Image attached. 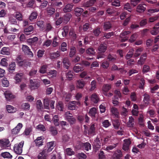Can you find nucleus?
<instances>
[{
	"instance_id": "19",
	"label": "nucleus",
	"mask_w": 159,
	"mask_h": 159,
	"mask_svg": "<svg viewBox=\"0 0 159 159\" xmlns=\"http://www.w3.org/2000/svg\"><path fill=\"white\" fill-rule=\"evenodd\" d=\"M144 5H142L141 4H139L137 7L136 8V11L137 12L139 13H143V12L146 9V7H145Z\"/></svg>"
},
{
	"instance_id": "58",
	"label": "nucleus",
	"mask_w": 159,
	"mask_h": 159,
	"mask_svg": "<svg viewBox=\"0 0 159 159\" xmlns=\"http://www.w3.org/2000/svg\"><path fill=\"white\" fill-rule=\"evenodd\" d=\"M15 17L18 21H21L22 20V15L19 12H17L16 13L15 15Z\"/></svg>"
},
{
	"instance_id": "30",
	"label": "nucleus",
	"mask_w": 159,
	"mask_h": 159,
	"mask_svg": "<svg viewBox=\"0 0 159 159\" xmlns=\"http://www.w3.org/2000/svg\"><path fill=\"white\" fill-rule=\"evenodd\" d=\"M6 109L8 112L10 113H13L16 111V108H14V107L10 105H7Z\"/></svg>"
},
{
	"instance_id": "45",
	"label": "nucleus",
	"mask_w": 159,
	"mask_h": 159,
	"mask_svg": "<svg viewBox=\"0 0 159 159\" xmlns=\"http://www.w3.org/2000/svg\"><path fill=\"white\" fill-rule=\"evenodd\" d=\"M76 52V48L75 47H72L70 49L69 53V56L70 57H72L75 55Z\"/></svg>"
},
{
	"instance_id": "4",
	"label": "nucleus",
	"mask_w": 159,
	"mask_h": 159,
	"mask_svg": "<svg viewBox=\"0 0 159 159\" xmlns=\"http://www.w3.org/2000/svg\"><path fill=\"white\" fill-rule=\"evenodd\" d=\"M11 144L8 139H3L0 140V146L3 148H8L10 147Z\"/></svg>"
},
{
	"instance_id": "24",
	"label": "nucleus",
	"mask_w": 159,
	"mask_h": 159,
	"mask_svg": "<svg viewBox=\"0 0 159 159\" xmlns=\"http://www.w3.org/2000/svg\"><path fill=\"white\" fill-rule=\"evenodd\" d=\"M91 99V101L94 103H97L99 100L98 95L95 93H93L92 95Z\"/></svg>"
},
{
	"instance_id": "28",
	"label": "nucleus",
	"mask_w": 159,
	"mask_h": 159,
	"mask_svg": "<svg viewBox=\"0 0 159 159\" xmlns=\"http://www.w3.org/2000/svg\"><path fill=\"white\" fill-rule=\"evenodd\" d=\"M144 97L143 102L146 104H148L150 101V97L149 95L147 93H145L143 95Z\"/></svg>"
},
{
	"instance_id": "1",
	"label": "nucleus",
	"mask_w": 159,
	"mask_h": 159,
	"mask_svg": "<svg viewBox=\"0 0 159 159\" xmlns=\"http://www.w3.org/2000/svg\"><path fill=\"white\" fill-rule=\"evenodd\" d=\"M24 142L21 141L19 143L15 144L13 147L14 152L16 154L20 155L22 153Z\"/></svg>"
},
{
	"instance_id": "37",
	"label": "nucleus",
	"mask_w": 159,
	"mask_h": 159,
	"mask_svg": "<svg viewBox=\"0 0 159 159\" xmlns=\"http://www.w3.org/2000/svg\"><path fill=\"white\" fill-rule=\"evenodd\" d=\"M66 120L69 122L71 126L74 124L76 122L75 118L72 116H70V117L67 118Z\"/></svg>"
},
{
	"instance_id": "3",
	"label": "nucleus",
	"mask_w": 159,
	"mask_h": 159,
	"mask_svg": "<svg viewBox=\"0 0 159 159\" xmlns=\"http://www.w3.org/2000/svg\"><path fill=\"white\" fill-rule=\"evenodd\" d=\"M30 88L31 89H37L40 85V82L39 80L36 79L30 80Z\"/></svg>"
},
{
	"instance_id": "53",
	"label": "nucleus",
	"mask_w": 159,
	"mask_h": 159,
	"mask_svg": "<svg viewBox=\"0 0 159 159\" xmlns=\"http://www.w3.org/2000/svg\"><path fill=\"white\" fill-rule=\"evenodd\" d=\"M60 56V54L58 52H53L50 54V57L51 59H55Z\"/></svg>"
},
{
	"instance_id": "46",
	"label": "nucleus",
	"mask_w": 159,
	"mask_h": 159,
	"mask_svg": "<svg viewBox=\"0 0 159 159\" xmlns=\"http://www.w3.org/2000/svg\"><path fill=\"white\" fill-rule=\"evenodd\" d=\"M84 85L85 83L83 81L79 80L77 81V87L79 88H82L84 86Z\"/></svg>"
},
{
	"instance_id": "48",
	"label": "nucleus",
	"mask_w": 159,
	"mask_h": 159,
	"mask_svg": "<svg viewBox=\"0 0 159 159\" xmlns=\"http://www.w3.org/2000/svg\"><path fill=\"white\" fill-rule=\"evenodd\" d=\"M83 143L81 142H77L75 145V147L77 150H79L82 148Z\"/></svg>"
},
{
	"instance_id": "60",
	"label": "nucleus",
	"mask_w": 159,
	"mask_h": 159,
	"mask_svg": "<svg viewBox=\"0 0 159 159\" xmlns=\"http://www.w3.org/2000/svg\"><path fill=\"white\" fill-rule=\"evenodd\" d=\"M66 151L67 155L68 156H71L75 154V152L70 148H67L66 149Z\"/></svg>"
},
{
	"instance_id": "11",
	"label": "nucleus",
	"mask_w": 159,
	"mask_h": 159,
	"mask_svg": "<svg viewBox=\"0 0 159 159\" xmlns=\"http://www.w3.org/2000/svg\"><path fill=\"white\" fill-rule=\"evenodd\" d=\"M71 16V15L69 13L64 15L62 17L63 20V23L66 24L70 20Z\"/></svg>"
},
{
	"instance_id": "18",
	"label": "nucleus",
	"mask_w": 159,
	"mask_h": 159,
	"mask_svg": "<svg viewBox=\"0 0 159 159\" xmlns=\"http://www.w3.org/2000/svg\"><path fill=\"white\" fill-rule=\"evenodd\" d=\"M111 111L113 115L115 116V117L118 118L119 117V113L117 109L115 107H112L111 108Z\"/></svg>"
},
{
	"instance_id": "2",
	"label": "nucleus",
	"mask_w": 159,
	"mask_h": 159,
	"mask_svg": "<svg viewBox=\"0 0 159 159\" xmlns=\"http://www.w3.org/2000/svg\"><path fill=\"white\" fill-rule=\"evenodd\" d=\"M92 146L93 151L95 152H96L100 149L101 146V143L98 137L94 140Z\"/></svg>"
},
{
	"instance_id": "43",
	"label": "nucleus",
	"mask_w": 159,
	"mask_h": 159,
	"mask_svg": "<svg viewBox=\"0 0 159 159\" xmlns=\"http://www.w3.org/2000/svg\"><path fill=\"white\" fill-rule=\"evenodd\" d=\"M38 15L37 13L36 12H33L31 14L30 16H29V19L31 21H32L33 20L37 18Z\"/></svg>"
},
{
	"instance_id": "64",
	"label": "nucleus",
	"mask_w": 159,
	"mask_h": 159,
	"mask_svg": "<svg viewBox=\"0 0 159 159\" xmlns=\"http://www.w3.org/2000/svg\"><path fill=\"white\" fill-rule=\"evenodd\" d=\"M124 9L125 10L128 11L129 12H131L132 10V8L130 6V4L128 3H126L124 5Z\"/></svg>"
},
{
	"instance_id": "39",
	"label": "nucleus",
	"mask_w": 159,
	"mask_h": 159,
	"mask_svg": "<svg viewBox=\"0 0 159 159\" xmlns=\"http://www.w3.org/2000/svg\"><path fill=\"white\" fill-rule=\"evenodd\" d=\"M53 28L51 24L49 23H46L45 27H44L46 32H48L51 31Z\"/></svg>"
},
{
	"instance_id": "40",
	"label": "nucleus",
	"mask_w": 159,
	"mask_h": 159,
	"mask_svg": "<svg viewBox=\"0 0 159 159\" xmlns=\"http://www.w3.org/2000/svg\"><path fill=\"white\" fill-rule=\"evenodd\" d=\"M22 73H18L16 74L15 77L16 83H19L21 81L22 78Z\"/></svg>"
},
{
	"instance_id": "41",
	"label": "nucleus",
	"mask_w": 159,
	"mask_h": 159,
	"mask_svg": "<svg viewBox=\"0 0 159 159\" xmlns=\"http://www.w3.org/2000/svg\"><path fill=\"white\" fill-rule=\"evenodd\" d=\"M30 105L28 103H24L22 104L21 108L24 110H29L30 108Z\"/></svg>"
},
{
	"instance_id": "17",
	"label": "nucleus",
	"mask_w": 159,
	"mask_h": 159,
	"mask_svg": "<svg viewBox=\"0 0 159 159\" xmlns=\"http://www.w3.org/2000/svg\"><path fill=\"white\" fill-rule=\"evenodd\" d=\"M112 27V24L110 21H108L104 23L103 28L104 31L110 29Z\"/></svg>"
},
{
	"instance_id": "7",
	"label": "nucleus",
	"mask_w": 159,
	"mask_h": 159,
	"mask_svg": "<svg viewBox=\"0 0 159 159\" xmlns=\"http://www.w3.org/2000/svg\"><path fill=\"white\" fill-rule=\"evenodd\" d=\"M111 85L109 84H105L103 85L102 89L104 95H107V92L111 89Z\"/></svg>"
},
{
	"instance_id": "50",
	"label": "nucleus",
	"mask_w": 159,
	"mask_h": 159,
	"mask_svg": "<svg viewBox=\"0 0 159 159\" xmlns=\"http://www.w3.org/2000/svg\"><path fill=\"white\" fill-rule=\"evenodd\" d=\"M91 88L90 89V90L92 91L94 90L96 88L97 83L95 80H93L91 82Z\"/></svg>"
},
{
	"instance_id": "27",
	"label": "nucleus",
	"mask_w": 159,
	"mask_h": 159,
	"mask_svg": "<svg viewBox=\"0 0 159 159\" xmlns=\"http://www.w3.org/2000/svg\"><path fill=\"white\" fill-rule=\"evenodd\" d=\"M56 109L57 110L63 111L64 110L63 105L62 102H59L57 104Z\"/></svg>"
},
{
	"instance_id": "31",
	"label": "nucleus",
	"mask_w": 159,
	"mask_h": 159,
	"mask_svg": "<svg viewBox=\"0 0 159 159\" xmlns=\"http://www.w3.org/2000/svg\"><path fill=\"white\" fill-rule=\"evenodd\" d=\"M1 156L4 158L11 159L12 158V156L10 153L7 152H2L1 154Z\"/></svg>"
},
{
	"instance_id": "20",
	"label": "nucleus",
	"mask_w": 159,
	"mask_h": 159,
	"mask_svg": "<svg viewBox=\"0 0 159 159\" xmlns=\"http://www.w3.org/2000/svg\"><path fill=\"white\" fill-rule=\"evenodd\" d=\"M91 148V144L89 142L83 143L82 148L83 150L88 151L90 150Z\"/></svg>"
},
{
	"instance_id": "52",
	"label": "nucleus",
	"mask_w": 159,
	"mask_h": 159,
	"mask_svg": "<svg viewBox=\"0 0 159 159\" xmlns=\"http://www.w3.org/2000/svg\"><path fill=\"white\" fill-rule=\"evenodd\" d=\"M101 33V31L100 28L99 27H97L94 29L93 31L94 35L96 37L98 36Z\"/></svg>"
},
{
	"instance_id": "34",
	"label": "nucleus",
	"mask_w": 159,
	"mask_h": 159,
	"mask_svg": "<svg viewBox=\"0 0 159 159\" xmlns=\"http://www.w3.org/2000/svg\"><path fill=\"white\" fill-rule=\"evenodd\" d=\"M49 130L52 135L55 136L57 134V131L55 127L51 126L49 128Z\"/></svg>"
},
{
	"instance_id": "47",
	"label": "nucleus",
	"mask_w": 159,
	"mask_h": 159,
	"mask_svg": "<svg viewBox=\"0 0 159 159\" xmlns=\"http://www.w3.org/2000/svg\"><path fill=\"white\" fill-rule=\"evenodd\" d=\"M73 73V72L71 71H69L67 73L66 75V77L68 80H70L73 79L74 78Z\"/></svg>"
},
{
	"instance_id": "63",
	"label": "nucleus",
	"mask_w": 159,
	"mask_h": 159,
	"mask_svg": "<svg viewBox=\"0 0 159 159\" xmlns=\"http://www.w3.org/2000/svg\"><path fill=\"white\" fill-rule=\"evenodd\" d=\"M35 2V0H30L27 4V7L32 8L33 5L34 4Z\"/></svg>"
},
{
	"instance_id": "35",
	"label": "nucleus",
	"mask_w": 159,
	"mask_h": 159,
	"mask_svg": "<svg viewBox=\"0 0 159 159\" xmlns=\"http://www.w3.org/2000/svg\"><path fill=\"white\" fill-rule=\"evenodd\" d=\"M107 59L109 61L114 62L116 59V56L114 54H109L107 56Z\"/></svg>"
},
{
	"instance_id": "16",
	"label": "nucleus",
	"mask_w": 159,
	"mask_h": 159,
	"mask_svg": "<svg viewBox=\"0 0 159 159\" xmlns=\"http://www.w3.org/2000/svg\"><path fill=\"white\" fill-rule=\"evenodd\" d=\"M6 99L8 100H10L15 98V97L14 95H13L10 92L8 91H6L4 93Z\"/></svg>"
},
{
	"instance_id": "51",
	"label": "nucleus",
	"mask_w": 159,
	"mask_h": 159,
	"mask_svg": "<svg viewBox=\"0 0 159 159\" xmlns=\"http://www.w3.org/2000/svg\"><path fill=\"white\" fill-rule=\"evenodd\" d=\"M134 121V119L132 116H131L129 117V122L128 123V125L129 127H133L134 126V123H133Z\"/></svg>"
},
{
	"instance_id": "36",
	"label": "nucleus",
	"mask_w": 159,
	"mask_h": 159,
	"mask_svg": "<svg viewBox=\"0 0 159 159\" xmlns=\"http://www.w3.org/2000/svg\"><path fill=\"white\" fill-rule=\"evenodd\" d=\"M49 100L48 99H45L43 101V106L44 109L49 110Z\"/></svg>"
},
{
	"instance_id": "22",
	"label": "nucleus",
	"mask_w": 159,
	"mask_h": 159,
	"mask_svg": "<svg viewBox=\"0 0 159 159\" xmlns=\"http://www.w3.org/2000/svg\"><path fill=\"white\" fill-rule=\"evenodd\" d=\"M75 14L77 16H80L84 11L83 9L81 7H76L75 9Z\"/></svg>"
},
{
	"instance_id": "44",
	"label": "nucleus",
	"mask_w": 159,
	"mask_h": 159,
	"mask_svg": "<svg viewBox=\"0 0 159 159\" xmlns=\"http://www.w3.org/2000/svg\"><path fill=\"white\" fill-rule=\"evenodd\" d=\"M86 53L89 55H94L96 52L95 50L93 48H88L86 51Z\"/></svg>"
},
{
	"instance_id": "59",
	"label": "nucleus",
	"mask_w": 159,
	"mask_h": 159,
	"mask_svg": "<svg viewBox=\"0 0 159 159\" xmlns=\"http://www.w3.org/2000/svg\"><path fill=\"white\" fill-rule=\"evenodd\" d=\"M70 138L67 134H65L62 137V142L64 143H65L69 141Z\"/></svg>"
},
{
	"instance_id": "5",
	"label": "nucleus",
	"mask_w": 159,
	"mask_h": 159,
	"mask_svg": "<svg viewBox=\"0 0 159 159\" xmlns=\"http://www.w3.org/2000/svg\"><path fill=\"white\" fill-rule=\"evenodd\" d=\"M22 50L25 54L28 55L30 57H33L34 55L33 52L31 51L30 49L27 46L23 45Z\"/></svg>"
},
{
	"instance_id": "56",
	"label": "nucleus",
	"mask_w": 159,
	"mask_h": 159,
	"mask_svg": "<svg viewBox=\"0 0 159 159\" xmlns=\"http://www.w3.org/2000/svg\"><path fill=\"white\" fill-rule=\"evenodd\" d=\"M29 42L31 43L32 44H34L37 43L38 40V39L37 37H35L33 38L29 39Z\"/></svg>"
},
{
	"instance_id": "14",
	"label": "nucleus",
	"mask_w": 159,
	"mask_h": 159,
	"mask_svg": "<svg viewBox=\"0 0 159 159\" xmlns=\"http://www.w3.org/2000/svg\"><path fill=\"white\" fill-rule=\"evenodd\" d=\"M95 126L94 124H93L90 126V128L88 130L89 135H94L95 134Z\"/></svg>"
},
{
	"instance_id": "26",
	"label": "nucleus",
	"mask_w": 159,
	"mask_h": 159,
	"mask_svg": "<svg viewBox=\"0 0 159 159\" xmlns=\"http://www.w3.org/2000/svg\"><path fill=\"white\" fill-rule=\"evenodd\" d=\"M97 113V109L95 107L91 108L88 113V114L92 117H95Z\"/></svg>"
},
{
	"instance_id": "29",
	"label": "nucleus",
	"mask_w": 159,
	"mask_h": 159,
	"mask_svg": "<svg viewBox=\"0 0 159 159\" xmlns=\"http://www.w3.org/2000/svg\"><path fill=\"white\" fill-rule=\"evenodd\" d=\"M9 71L10 73H12L15 70L16 68V63L15 62H12L9 65Z\"/></svg>"
},
{
	"instance_id": "10",
	"label": "nucleus",
	"mask_w": 159,
	"mask_h": 159,
	"mask_svg": "<svg viewBox=\"0 0 159 159\" xmlns=\"http://www.w3.org/2000/svg\"><path fill=\"white\" fill-rule=\"evenodd\" d=\"M74 71L76 73H79L84 70L83 67L80 66V64L77 63L75 64L73 68Z\"/></svg>"
},
{
	"instance_id": "9",
	"label": "nucleus",
	"mask_w": 159,
	"mask_h": 159,
	"mask_svg": "<svg viewBox=\"0 0 159 159\" xmlns=\"http://www.w3.org/2000/svg\"><path fill=\"white\" fill-rule=\"evenodd\" d=\"M34 29V27L32 25H30L28 28L24 29V33L26 35H30L32 33Z\"/></svg>"
},
{
	"instance_id": "54",
	"label": "nucleus",
	"mask_w": 159,
	"mask_h": 159,
	"mask_svg": "<svg viewBox=\"0 0 159 159\" xmlns=\"http://www.w3.org/2000/svg\"><path fill=\"white\" fill-rule=\"evenodd\" d=\"M130 144V142L129 141H128L126 142L123 145L122 148L125 150H128L129 149V147Z\"/></svg>"
},
{
	"instance_id": "8",
	"label": "nucleus",
	"mask_w": 159,
	"mask_h": 159,
	"mask_svg": "<svg viewBox=\"0 0 159 159\" xmlns=\"http://www.w3.org/2000/svg\"><path fill=\"white\" fill-rule=\"evenodd\" d=\"M147 57V54L146 53L142 54L140 57L139 60L138 61V64L139 65H143L144 64Z\"/></svg>"
},
{
	"instance_id": "33",
	"label": "nucleus",
	"mask_w": 159,
	"mask_h": 159,
	"mask_svg": "<svg viewBox=\"0 0 159 159\" xmlns=\"http://www.w3.org/2000/svg\"><path fill=\"white\" fill-rule=\"evenodd\" d=\"M53 123L54 125L56 126H58L59 125V119L58 116L55 115L53 116L52 118Z\"/></svg>"
},
{
	"instance_id": "38",
	"label": "nucleus",
	"mask_w": 159,
	"mask_h": 159,
	"mask_svg": "<svg viewBox=\"0 0 159 159\" xmlns=\"http://www.w3.org/2000/svg\"><path fill=\"white\" fill-rule=\"evenodd\" d=\"M47 156L45 154V151H43L40 152L38 156V159H46Z\"/></svg>"
},
{
	"instance_id": "32",
	"label": "nucleus",
	"mask_w": 159,
	"mask_h": 159,
	"mask_svg": "<svg viewBox=\"0 0 159 159\" xmlns=\"http://www.w3.org/2000/svg\"><path fill=\"white\" fill-rule=\"evenodd\" d=\"M96 1V0H89L84 3L83 5L85 7H88L92 6Z\"/></svg>"
},
{
	"instance_id": "62",
	"label": "nucleus",
	"mask_w": 159,
	"mask_h": 159,
	"mask_svg": "<svg viewBox=\"0 0 159 159\" xmlns=\"http://www.w3.org/2000/svg\"><path fill=\"white\" fill-rule=\"evenodd\" d=\"M7 59L5 58L2 59L0 62L1 65L4 66H7L8 64L7 62Z\"/></svg>"
},
{
	"instance_id": "49",
	"label": "nucleus",
	"mask_w": 159,
	"mask_h": 159,
	"mask_svg": "<svg viewBox=\"0 0 159 159\" xmlns=\"http://www.w3.org/2000/svg\"><path fill=\"white\" fill-rule=\"evenodd\" d=\"M148 20L146 19H144L141 20L139 22V26L142 27H144L148 23Z\"/></svg>"
},
{
	"instance_id": "21",
	"label": "nucleus",
	"mask_w": 159,
	"mask_h": 159,
	"mask_svg": "<svg viewBox=\"0 0 159 159\" xmlns=\"http://www.w3.org/2000/svg\"><path fill=\"white\" fill-rule=\"evenodd\" d=\"M46 10L48 15L50 16L53 15L55 12V8L52 7H47Z\"/></svg>"
},
{
	"instance_id": "6",
	"label": "nucleus",
	"mask_w": 159,
	"mask_h": 159,
	"mask_svg": "<svg viewBox=\"0 0 159 159\" xmlns=\"http://www.w3.org/2000/svg\"><path fill=\"white\" fill-rule=\"evenodd\" d=\"M22 127V125L21 123H19L15 128L11 130V133L12 134L16 135L17 134Z\"/></svg>"
},
{
	"instance_id": "61",
	"label": "nucleus",
	"mask_w": 159,
	"mask_h": 159,
	"mask_svg": "<svg viewBox=\"0 0 159 159\" xmlns=\"http://www.w3.org/2000/svg\"><path fill=\"white\" fill-rule=\"evenodd\" d=\"M47 69V66L46 65L42 66L40 70H39V72L41 74H44L46 73Z\"/></svg>"
},
{
	"instance_id": "23",
	"label": "nucleus",
	"mask_w": 159,
	"mask_h": 159,
	"mask_svg": "<svg viewBox=\"0 0 159 159\" xmlns=\"http://www.w3.org/2000/svg\"><path fill=\"white\" fill-rule=\"evenodd\" d=\"M63 63L64 67L66 69H68L70 64L68 59L67 57L64 58L63 60Z\"/></svg>"
},
{
	"instance_id": "25",
	"label": "nucleus",
	"mask_w": 159,
	"mask_h": 159,
	"mask_svg": "<svg viewBox=\"0 0 159 159\" xmlns=\"http://www.w3.org/2000/svg\"><path fill=\"white\" fill-rule=\"evenodd\" d=\"M73 5L70 4L66 5L63 8V11L65 12H69L71 11L72 9Z\"/></svg>"
},
{
	"instance_id": "57",
	"label": "nucleus",
	"mask_w": 159,
	"mask_h": 159,
	"mask_svg": "<svg viewBox=\"0 0 159 159\" xmlns=\"http://www.w3.org/2000/svg\"><path fill=\"white\" fill-rule=\"evenodd\" d=\"M151 34L152 35H156L159 32L158 30L156 27H154L150 32Z\"/></svg>"
},
{
	"instance_id": "13",
	"label": "nucleus",
	"mask_w": 159,
	"mask_h": 159,
	"mask_svg": "<svg viewBox=\"0 0 159 159\" xmlns=\"http://www.w3.org/2000/svg\"><path fill=\"white\" fill-rule=\"evenodd\" d=\"M122 156L121 151L120 150H118L117 152L114 153L112 157V159H120Z\"/></svg>"
},
{
	"instance_id": "42",
	"label": "nucleus",
	"mask_w": 159,
	"mask_h": 159,
	"mask_svg": "<svg viewBox=\"0 0 159 159\" xmlns=\"http://www.w3.org/2000/svg\"><path fill=\"white\" fill-rule=\"evenodd\" d=\"M36 107L38 110H41L43 108L42 103L40 100H38L37 101Z\"/></svg>"
},
{
	"instance_id": "12",
	"label": "nucleus",
	"mask_w": 159,
	"mask_h": 159,
	"mask_svg": "<svg viewBox=\"0 0 159 159\" xmlns=\"http://www.w3.org/2000/svg\"><path fill=\"white\" fill-rule=\"evenodd\" d=\"M0 53L2 55H9L10 54V50L8 47H3L0 51Z\"/></svg>"
},
{
	"instance_id": "15",
	"label": "nucleus",
	"mask_w": 159,
	"mask_h": 159,
	"mask_svg": "<svg viewBox=\"0 0 159 159\" xmlns=\"http://www.w3.org/2000/svg\"><path fill=\"white\" fill-rule=\"evenodd\" d=\"M107 45L106 43H101L98 47V50L101 52H104L107 50Z\"/></svg>"
},
{
	"instance_id": "55",
	"label": "nucleus",
	"mask_w": 159,
	"mask_h": 159,
	"mask_svg": "<svg viewBox=\"0 0 159 159\" xmlns=\"http://www.w3.org/2000/svg\"><path fill=\"white\" fill-rule=\"evenodd\" d=\"M134 50L133 49H131L128 52L126 56V58L127 59H129L131 57L133 54Z\"/></svg>"
}]
</instances>
